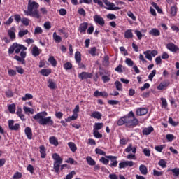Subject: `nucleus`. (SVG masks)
Returning <instances> with one entry per match:
<instances>
[{"label": "nucleus", "mask_w": 179, "mask_h": 179, "mask_svg": "<svg viewBox=\"0 0 179 179\" xmlns=\"http://www.w3.org/2000/svg\"><path fill=\"white\" fill-rule=\"evenodd\" d=\"M48 115V113H47V112L43 111L35 115L33 118L36 120L40 125L52 127L54 125V120H52L50 116L47 117Z\"/></svg>", "instance_id": "nucleus-1"}, {"label": "nucleus", "mask_w": 179, "mask_h": 179, "mask_svg": "<svg viewBox=\"0 0 179 179\" xmlns=\"http://www.w3.org/2000/svg\"><path fill=\"white\" fill-rule=\"evenodd\" d=\"M38 8H40V4H38V3L29 0L28 1L27 11H24L25 15L27 16H31L32 17H35V19H40Z\"/></svg>", "instance_id": "nucleus-2"}, {"label": "nucleus", "mask_w": 179, "mask_h": 179, "mask_svg": "<svg viewBox=\"0 0 179 179\" xmlns=\"http://www.w3.org/2000/svg\"><path fill=\"white\" fill-rule=\"evenodd\" d=\"M139 124V120L135 117L134 112L130 111L129 115L126 116V127L127 128H134Z\"/></svg>", "instance_id": "nucleus-3"}, {"label": "nucleus", "mask_w": 179, "mask_h": 179, "mask_svg": "<svg viewBox=\"0 0 179 179\" xmlns=\"http://www.w3.org/2000/svg\"><path fill=\"white\" fill-rule=\"evenodd\" d=\"M22 50H23V51H26L27 48L23 45L17 44V43H14L11 46H10L8 49V54L9 55H12L13 52L19 54Z\"/></svg>", "instance_id": "nucleus-4"}, {"label": "nucleus", "mask_w": 179, "mask_h": 179, "mask_svg": "<svg viewBox=\"0 0 179 179\" xmlns=\"http://www.w3.org/2000/svg\"><path fill=\"white\" fill-rule=\"evenodd\" d=\"M106 159H108L110 161V164L109 165L112 169H114L118 166V157L113 156V155H106Z\"/></svg>", "instance_id": "nucleus-5"}, {"label": "nucleus", "mask_w": 179, "mask_h": 179, "mask_svg": "<svg viewBox=\"0 0 179 179\" xmlns=\"http://www.w3.org/2000/svg\"><path fill=\"white\" fill-rule=\"evenodd\" d=\"M26 52H24V50H22L20 52V57L15 55L14 57V59L18 61V62H21L22 65H26V60L24 59V58H26Z\"/></svg>", "instance_id": "nucleus-6"}, {"label": "nucleus", "mask_w": 179, "mask_h": 179, "mask_svg": "<svg viewBox=\"0 0 179 179\" xmlns=\"http://www.w3.org/2000/svg\"><path fill=\"white\" fill-rule=\"evenodd\" d=\"M94 21L96 24H99L101 27H104V24H106V21L104 20V18L103 17L99 15H95L94 16Z\"/></svg>", "instance_id": "nucleus-7"}, {"label": "nucleus", "mask_w": 179, "mask_h": 179, "mask_svg": "<svg viewBox=\"0 0 179 179\" xmlns=\"http://www.w3.org/2000/svg\"><path fill=\"white\" fill-rule=\"evenodd\" d=\"M78 78L80 79V80H85V79H91V78H93V73L83 71L78 74Z\"/></svg>", "instance_id": "nucleus-8"}, {"label": "nucleus", "mask_w": 179, "mask_h": 179, "mask_svg": "<svg viewBox=\"0 0 179 179\" xmlns=\"http://www.w3.org/2000/svg\"><path fill=\"white\" fill-rule=\"evenodd\" d=\"M8 128L10 129V131H17L19 128H20V124H19V123L15 124V120H9Z\"/></svg>", "instance_id": "nucleus-9"}, {"label": "nucleus", "mask_w": 179, "mask_h": 179, "mask_svg": "<svg viewBox=\"0 0 179 179\" xmlns=\"http://www.w3.org/2000/svg\"><path fill=\"white\" fill-rule=\"evenodd\" d=\"M132 167L134 166L133 161H124L119 163V169H125V167Z\"/></svg>", "instance_id": "nucleus-10"}, {"label": "nucleus", "mask_w": 179, "mask_h": 179, "mask_svg": "<svg viewBox=\"0 0 179 179\" xmlns=\"http://www.w3.org/2000/svg\"><path fill=\"white\" fill-rule=\"evenodd\" d=\"M87 27H89V23L83 22L78 27V31L80 33H83V34H86V30H87Z\"/></svg>", "instance_id": "nucleus-11"}, {"label": "nucleus", "mask_w": 179, "mask_h": 179, "mask_svg": "<svg viewBox=\"0 0 179 179\" xmlns=\"http://www.w3.org/2000/svg\"><path fill=\"white\" fill-rule=\"evenodd\" d=\"M166 47L167 50H169L171 52H177V51H178V47L174 43H168Z\"/></svg>", "instance_id": "nucleus-12"}, {"label": "nucleus", "mask_w": 179, "mask_h": 179, "mask_svg": "<svg viewBox=\"0 0 179 179\" xmlns=\"http://www.w3.org/2000/svg\"><path fill=\"white\" fill-rule=\"evenodd\" d=\"M170 85V81H163L160 83V84L157 86V89L158 90H164L166 87H169Z\"/></svg>", "instance_id": "nucleus-13"}, {"label": "nucleus", "mask_w": 179, "mask_h": 179, "mask_svg": "<svg viewBox=\"0 0 179 179\" xmlns=\"http://www.w3.org/2000/svg\"><path fill=\"white\" fill-rule=\"evenodd\" d=\"M52 157L53 160H55L54 163L62 164V162L64 161V159L61 157V156L58 155V153L52 154Z\"/></svg>", "instance_id": "nucleus-14"}, {"label": "nucleus", "mask_w": 179, "mask_h": 179, "mask_svg": "<svg viewBox=\"0 0 179 179\" xmlns=\"http://www.w3.org/2000/svg\"><path fill=\"white\" fill-rule=\"evenodd\" d=\"M94 97H103V98H107L108 96V94L106 92H99V90H96L94 93Z\"/></svg>", "instance_id": "nucleus-15"}, {"label": "nucleus", "mask_w": 179, "mask_h": 179, "mask_svg": "<svg viewBox=\"0 0 179 179\" xmlns=\"http://www.w3.org/2000/svg\"><path fill=\"white\" fill-rule=\"evenodd\" d=\"M25 135L27 139H32L33 138V131H31V128L27 127L24 129Z\"/></svg>", "instance_id": "nucleus-16"}, {"label": "nucleus", "mask_w": 179, "mask_h": 179, "mask_svg": "<svg viewBox=\"0 0 179 179\" xmlns=\"http://www.w3.org/2000/svg\"><path fill=\"white\" fill-rule=\"evenodd\" d=\"M15 31H16V29L13 27L8 31V34L11 40H15V38H16V34H15Z\"/></svg>", "instance_id": "nucleus-17"}, {"label": "nucleus", "mask_w": 179, "mask_h": 179, "mask_svg": "<svg viewBox=\"0 0 179 179\" xmlns=\"http://www.w3.org/2000/svg\"><path fill=\"white\" fill-rule=\"evenodd\" d=\"M136 115H139V116L146 115V114H148V109L139 108L136 110Z\"/></svg>", "instance_id": "nucleus-18"}, {"label": "nucleus", "mask_w": 179, "mask_h": 179, "mask_svg": "<svg viewBox=\"0 0 179 179\" xmlns=\"http://www.w3.org/2000/svg\"><path fill=\"white\" fill-rule=\"evenodd\" d=\"M150 36H153L154 37H159L160 36V30L153 28L149 31Z\"/></svg>", "instance_id": "nucleus-19"}, {"label": "nucleus", "mask_w": 179, "mask_h": 179, "mask_svg": "<svg viewBox=\"0 0 179 179\" xmlns=\"http://www.w3.org/2000/svg\"><path fill=\"white\" fill-rule=\"evenodd\" d=\"M153 131H155V129L153 128V127L150 126L147 128H145L143 131V135H150L151 132H153Z\"/></svg>", "instance_id": "nucleus-20"}, {"label": "nucleus", "mask_w": 179, "mask_h": 179, "mask_svg": "<svg viewBox=\"0 0 179 179\" xmlns=\"http://www.w3.org/2000/svg\"><path fill=\"white\" fill-rule=\"evenodd\" d=\"M39 149H40L41 159H45V157L47 156V153L45 151V147L44 145H41L39 147Z\"/></svg>", "instance_id": "nucleus-21"}, {"label": "nucleus", "mask_w": 179, "mask_h": 179, "mask_svg": "<svg viewBox=\"0 0 179 179\" xmlns=\"http://www.w3.org/2000/svg\"><path fill=\"white\" fill-rule=\"evenodd\" d=\"M75 59L76 64H80V62H82V54L80 52L77 51L75 52Z\"/></svg>", "instance_id": "nucleus-22"}, {"label": "nucleus", "mask_w": 179, "mask_h": 179, "mask_svg": "<svg viewBox=\"0 0 179 179\" xmlns=\"http://www.w3.org/2000/svg\"><path fill=\"white\" fill-rule=\"evenodd\" d=\"M49 142L50 143V145H54V146H58V145L59 144L58 143V139L56 138L55 136H51L49 138Z\"/></svg>", "instance_id": "nucleus-23"}, {"label": "nucleus", "mask_w": 179, "mask_h": 179, "mask_svg": "<svg viewBox=\"0 0 179 179\" xmlns=\"http://www.w3.org/2000/svg\"><path fill=\"white\" fill-rule=\"evenodd\" d=\"M103 127H104L103 123L96 122L94 123L93 131H100V129H103Z\"/></svg>", "instance_id": "nucleus-24"}, {"label": "nucleus", "mask_w": 179, "mask_h": 179, "mask_svg": "<svg viewBox=\"0 0 179 179\" xmlns=\"http://www.w3.org/2000/svg\"><path fill=\"white\" fill-rule=\"evenodd\" d=\"M48 87H49V89H57V83H55V82H54V80H52V79H49V80L48 81Z\"/></svg>", "instance_id": "nucleus-25"}, {"label": "nucleus", "mask_w": 179, "mask_h": 179, "mask_svg": "<svg viewBox=\"0 0 179 179\" xmlns=\"http://www.w3.org/2000/svg\"><path fill=\"white\" fill-rule=\"evenodd\" d=\"M91 117H92V118H96V120H101L103 115H101V113L99 111H94L92 113Z\"/></svg>", "instance_id": "nucleus-26"}, {"label": "nucleus", "mask_w": 179, "mask_h": 179, "mask_svg": "<svg viewBox=\"0 0 179 179\" xmlns=\"http://www.w3.org/2000/svg\"><path fill=\"white\" fill-rule=\"evenodd\" d=\"M124 124H125V125H127V116H124L122 117H120L117 120L118 127H122V125H124Z\"/></svg>", "instance_id": "nucleus-27"}, {"label": "nucleus", "mask_w": 179, "mask_h": 179, "mask_svg": "<svg viewBox=\"0 0 179 179\" xmlns=\"http://www.w3.org/2000/svg\"><path fill=\"white\" fill-rule=\"evenodd\" d=\"M134 37V34L132 33V29H127L124 32V38H132Z\"/></svg>", "instance_id": "nucleus-28"}, {"label": "nucleus", "mask_w": 179, "mask_h": 179, "mask_svg": "<svg viewBox=\"0 0 179 179\" xmlns=\"http://www.w3.org/2000/svg\"><path fill=\"white\" fill-rule=\"evenodd\" d=\"M78 117H79V115L73 113V115L66 118L65 121L66 122H71V121H75L76 120H78Z\"/></svg>", "instance_id": "nucleus-29"}, {"label": "nucleus", "mask_w": 179, "mask_h": 179, "mask_svg": "<svg viewBox=\"0 0 179 179\" xmlns=\"http://www.w3.org/2000/svg\"><path fill=\"white\" fill-rule=\"evenodd\" d=\"M139 170L143 176H146V174H148V167H146V166L143 164L140 165Z\"/></svg>", "instance_id": "nucleus-30"}, {"label": "nucleus", "mask_w": 179, "mask_h": 179, "mask_svg": "<svg viewBox=\"0 0 179 179\" xmlns=\"http://www.w3.org/2000/svg\"><path fill=\"white\" fill-rule=\"evenodd\" d=\"M107 6H108V10H120L121 9L120 7H115V4L113 3H109Z\"/></svg>", "instance_id": "nucleus-31"}, {"label": "nucleus", "mask_w": 179, "mask_h": 179, "mask_svg": "<svg viewBox=\"0 0 179 179\" xmlns=\"http://www.w3.org/2000/svg\"><path fill=\"white\" fill-rule=\"evenodd\" d=\"M68 146L71 150V152H76L78 150V147H76V144H75L73 142H69L68 143Z\"/></svg>", "instance_id": "nucleus-32"}, {"label": "nucleus", "mask_w": 179, "mask_h": 179, "mask_svg": "<svg viewBox=\"0 0 179 179\" xmlns=\"http://www.w3.org/2000/svg\"><path fill=\"white\" fill-rule=\"evenodd\" d=\"M32 55L34 57H38L40 55V49H38V47L34 46L32 48Z\"/></svg>", "instance_id": "nucleus-33"}, {"label": "nucleus", "mask_w": 179, "mask_h": 179, "mask_svg": "<svg viewBox=\"0 0 179 179\" xmlns=\"http://www.w3.org/2000/svg\"><path fill=\"white\" fill-rule=\"evenodd\" d=\"M50 73H51V69H43L40 71V74L43 75V76H48Z\"/></svg>", "instance_id": "nucleus-34"}, {"label": "nucleus", "mask_w": 179, "mask_h": 179, "mask_svg": "<svg viewBox=\"0 0 179 179\" xmlns=\"http://www.w3.org/2000/svg\"><path fill=\"white\" fill-rule=\"evenodd\" d=\"M8 111L11 114H15V113L16 111V105H15V103H12L10 105H9L8 106Z\"/></svg>", "instance_id": "nucleus-35"}, {"label": "nucleus", "mask_w": 179, "mask_h": 179, "mask_svg": "<svg viewBox=\"0 0 179 179\" xmlns=\"http://www.w3.org/2000/svg\"><path fill=\"white\" fill-rule=\"evenodd\" d=\"M53 40H55V43H61L62 41V38L57 34V32L53 33Z\"/></svg>", "instance_id": "nucleus-36"}, {"label": "nucleus", "mask_w": 179, "mask_h": 179, "mask_svg": "<svg viewBox=\"0 0 179 179\" xmlns=\"http://www.w3.org/2000/svg\"><path fill=\"white\" fill-rule=\"evenodd\" d=\"M86 160L90 166H96V161L92 157H87Z\"/></svg>", "instance_id": "nucleus-37"}, {"label": "nucleus", "mask_w": 179, "mask_h": 179, "mask_svg": "<svg viewBox=\"0 0 179 179\" xmlns=\"http://www.w3.org/2000/svg\"><path fill=\"white\" fill-rule=\"evenodd\" d=\"M115 85L118 92H122V84L121 82L117 80L115 82Z\"/></svg>", "instance_id": "nucleus-38"}, {"label": "nucleus", "mask_w": 179, "mask_h": 179, "mask_svg": "<svg viewBox=\"0 0 179 179\" xmlns=\"http://www.w3.org/2000/svg\"><path fill=\"white\" fill-rule=\"evenodd\" d=\"M48 62H50L52 66H57V60L54 58V56L49 57Z\"/></svg>", "instance_id": "nucleus-39"}, {"label": "nucleus", "mask_w": 179, "mask_h": 179, "mask_svg": "<svg viewBox=\"0 0 179 179\" xmlns=\"http://www.w3.org/2000/svg\"><path fill=\"white\" fill-rule=\"evenodd\" d=\"M93 135L96 139H101L103 138V134H100L99 131L93 130Z\"/></svg>", "instance_id": "nucleus-40"}, {"label": "nucleus", "mask_w": 179, "mask_h": 179, "mask_svg": "<svg viewBox=\"0 0 179 179\" xmlns=\"http://www.w3.org/2000/svg\"><path fill=\"white\" fill-rule=\"evenodd\" d=\"M160 100L162 101L161 107H162V108H167V106H168L167 99H166V98L162 97Z\"/></svg>", "instance_id": "nucleus-41"}, {"label": "nucleus", "mask_w": 179, "mask_h": 179, "mask_svg": "<svg viewBox=\"0 0 179 179\" xmlns=\"http://www.w3.org/2000/svg\"><path fill=\"white\" fill-rule=\"evenodd\" d=\"M61 164H59L57 162L53 163V169H54L55 173H59V169L61 167Z\"/></svg>", "instance_id": "nucleus-42"}, {"label": "nucleus", "mask_w": 179, "mask_h": 179, "mask_svg": "<svg viewBox=\"0 0 179 179\" xmlns=\"http://www.w3.org/2000/svg\"><path fill=\"white\" fill-rule=\"evenodd\" d=\"M167 171H171L176 177H178L179 176V168L168 169Z\"/></svg>", "instance_id": "nucleus-43"}, {"label": "nucleus", "mask_w": 179, "mask_h": 179, "mask_svg": "<svg viewBox=\"0 0 179 179\" xmlns=\"http://www.w3.org/2000/svg\"><path fill=\"white\" fill-rule=\"evenodd\" d=\"M29 33V30L25 29V30H21L18 32V36L22 38V37H24L26 34Z\"/></svg>", "instance_id": "nucleus-44"}, {"label": "nucleus", "mask_w": 179, "mask_h": 179, "mask_svg": "<svg viewBox=\"0 0 179 179\" xmlns=\"http://www.w3.org/2000/svg\"><path fill=\"white\" fill-rule=\"evenodd\" d=\"M144 55H145V58L149 61H152V55L150 53V50H147L143 52Z\"/></svg>", "instance_id": "nucleus-45"}, {"label": "nucleus", "mask_w": 179, "mask_h": 179, "mask_svg": "<svg viewBox=\"0 0 179 179\" xmlns=\"http://www.w3.org/2000/svg\"><path fill=\"white\" fill-rule=\"evenodd\" d=\"M23 110H24L25 114H29V113L30 114H34V109H31V108H29V107L24 106V107L23 108Z\"/></svg>", "instance_id": "nucleus-46"}, {"label": "nucleus", "mask_w": 179, "mask_h": 179, "mask_svg": "<svg viewBox=\"0 0 179 179\" xmlns=\"http://www.w3.org/2000/svg\"><path fill=\"white\" fill-rule=\"evenodd\" d=\"M164 148H166V145H157L155 147V149L157 152L162 153V152H163V149H164Z\"/></svg>", "instance_id": "nucleus-47"}, {"label": "nucleus", "mask_w": 179, "mask_h": 179, "mask_svg": "<svg viewBox=\"0 0 179 179\" xmlns=\"http://www.w3.org/2000/svg\"><path fill=\"white\" fill-rule=\"evenodd\" d=\"M166 138L168 141V142H173V141H174L176 139V137L174 136L173 134H166Z\"/></svg>", "instance_id": "nucleus-48"}, {"label": "nucleus", "mask_w": 179, "mask_h": 179, "mask_svg": "<svg viewBox=\"0 0 179 179\" xmlns=\"http://www.w3.org/2000/svg\"><path fill=\"white\" fill-rule=\"evenodd\" d=\"M97 52V48L96 47L92 48L89 50V54H90L92 57H96V52Z\"/></svg>", "instance_id": "nucleus-49"}, {"label": "nucleus", "mask_w": 179, "mask_h": 179, "mask_svg": "<svg viewBox=\"0 0 179 179\" xmlns=\"http://www.w3.org/2000/svg\"><path fill=\"white\" fill-rule=\"evenodd\" d=\"M171 16H176L177 15V6H173L171 8Z\"/></svg>", "instance_id": "nucleus-50"}, {"label": "nucleus", "mask_w": 179, "mask_h": 179, "mask_svg": "<svg viewBox=\"0 0 179 179\" xmlns=\"http://www.w3.org/2000/svg\"><path fill=\"white\" fill-rule=\"evenodd\" d=\"M95 152L96 155H101V156H106V152H104L103 150L100 148H96L95 149Z\"/></svg>", "instance_id": "nucleus-51"}, {"label": "nucleus", "mask_w": 179, "mask_h": 179, "mask_svg": "<svg viewBox=\"0 0 179 179\" xmlns=\"http://www.w3.org/2000/svg\"><path fill=\"white\" fill-rule=\"evenodd\" d=\"M158 164L162 167V169H164L167 166V162L164 159L159 160Z\"/></svg>", "instance_id": "nucleus-52"}, {"label": "nucleus", "mask_w": 179, "mask_h": 179, "mask_svg": "<svg viewBox=\"0 0 179 179\" xmlns=\"http://www.w3.org/2000/svg\"><path fill=\"white\" fill-rule=\"evenodd\" d=\"M163 171H159L156 169L153 170V176H155V177H160L161 176H163Z\"/></svg>", "instance_id": "nucleus-53"}, {"label": "nucleus", "mask_w": 179, "mask_h": 179, "mask_svg": "<svg viewBox=\"0 0 179 179\" xmlns=\"http://www.w3.org/2000/svg\"><path fill=\"white\" fill-rule=\"evenodd\" d=\"M33 99V95L31 94H26L24 97H22V101H26V100H31Z\"/></svg>", "instance_id": "nucleus-54"}, {"label": "nucleus", "mask_w": 179, "mask_h": 179, "mask_svg": "<svg viewBox=\"0 0 179 179\" xmlns=\"http://www.w3.org/2000/svg\"><path fill=\"white\" fill-rule=\"evenodd\" d=\"M156 72H157L156 70H152L151 71V73L148 76L149 80H153V78H155V76H156Z\"/></svg>", "instance_id": "nucleus-55"}, {"label": "nucleus", "mask_w": 179, "mask_h": 179, "mask_svg": "<svg viewBox=\"0 0 179 179\" xmlns=\"http://www.w3.org/2000/svg\"><path fill=\"white\" fill-rule=\"evenodd\" d=\"M76 174V172L75 171H72L69 174L66 176L65 179H71L73 178V176Z\"/></svg>", "instance_id": "nucleus-56"}, {"label": "nucleus", "mask_w": 179, "mask_h": 179, "mask_svg": "<svg viewBox=\"0 0 179 179\" xmlns=\"http://www.w3.org/2000/svg\"><path fill=\"white\" fill-rule=\"evenodd\" d=\"M64 68L66 71H69V69H72V64L71 62H66L64 64Z\"/></svg>", "instance_id": "nucleus-57"}, {"label": "nucleus", "mask_w": 179, "mask_h": 179, "mask_svg": "<svg viewBox=\"0 0 179 179\" xmlns=\"http://www.w3.org/2000/svg\"><path fill=\"white\" fill-rule=\"evenodd\" d=\"M169 122L171 124V125H173V127H177V125H178V122H174V120H173V117H169Z\"/></svg>", "instance_id": "nucleus-58"}, {"label": "nucleus", "mask_w": 179, "mask_h": 179, "mask_svg": "<svg viewBox=\"0 0 179 179\" xmlns=\"http://www.w3.org/2000/svg\"><path fill=\"white\" fill-rule=\"evenodd\" d=\"M125 63L127 64V65H128V66H134V61H132V59H131L130 58H127L125 60Z\"/></svg>", "instance_id": "nucleus-59"}, {"label": "nucleus", "mask_w": 179, "mask_h": 179, "mask_svg": "<svg viewBox=\"0 0 179 179\" xmlns=\"http://www.w3.org/2000/svg\"><path fill=\"white\" fill-rule=\"evenodd\" d=\"M16 71L18 73H20V75H23L24 73V69H23V68H22V66H16L15 67Z\"/></svg>", "instance_id": "nucleus-60"}, {"label": "nucleus", "mask_w": 179, "mask_h": 179, "mask_svg": "<svg viewBox=\"0 0 179 179\" xmlns=\"http://www.w3.org/2000/svg\"><path fill=\"white\" fill-rule=\"evenodd\" d=\"M22 177V173L17 171L13 176V179H20Z\"/></svg>", "instance_id": "nucleus-61"}, {"label": "nucleus", "mask_w": 179, "mask_h": 179, "mask_svg": "<svg viewBox=\"0 0 179 179\" xmlns=\"http://www.w3.org/2000/svg\"><path fill=\"white\" fill-rule=\"evenodd\" d=\"M134 33L137 36L138 40H142L143 35L140 31L136 30Z\"/></svg>", "instance_id": "nucleus-62"}, {"label": "nucleus", "mask_w": 179, "mask_h": 179, "mask_svg": "<svg viewBox=\"0 0 179 179\" xmlns=\"http://www.w3.org/2000/svg\"><path fill=\"white\" fill-rule=\"evenodd\" d=\"M8 73L9 76H15V75H17L16 71H15L13 69H9L8 71Z\"/></svg>", "instance_id": "nucleus-63"}, {"label": "nucleus", "mask_w": 179, "mask_h": 179, "mask_svg": "<svg viewBox=\"0 0 179 179\" xmlns=\"http://www.w3.org/2000/svg\"><path fill=\"white\" fill-rule=\"evenodd\" d=\"M22 24H24V26H29V20L27 18H22L21 20Z\"/></svg>", "instance_id": "nucleus-64"}]
</instances>
